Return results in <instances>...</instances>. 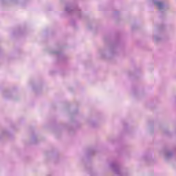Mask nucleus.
Masks as SVG:
<instances>
[{
  "mask_svg": "<svg viewBox=\"0 0 176 176\" xmlns=\"http://www.w3.org/2000/svg\"><path fill=\"white\" fill-rule=\"evenodd\" d=\"M158 8H162V3H157Z\"/></svg>",
  "mask_w": 176,
  "mask_h": 176,
  "instance_id": "nucleus-1",
  "label": "nucleus"
}]
</instances>
